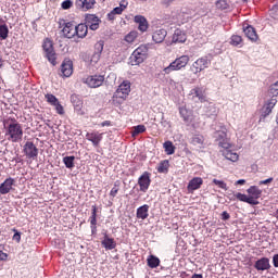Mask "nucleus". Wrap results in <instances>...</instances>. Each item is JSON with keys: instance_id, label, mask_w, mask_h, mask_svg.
I'll return each instance as SVG.
<instances>
[{"instance_id": "obj_49", "label": "nucleus", "mask_w": 278, "mask_h": 278, "mask_svg": "<svg viewBox=\"0 0 278 278\" xmlns=\"http://www.w3.org/2000/svg\"><path fill=\"white\" fill-rule=\"evenodd\" d=\"M94 53L101 55L103 53V41H99L94 45Z\"/></svg>"}, {"instance_id": "obj_15", "label": "nucleus", "mask_w": 278, "mask_h": 278, "mask_svg": "<svg viewBox=\"0 0 278 278\" xmlns=\"http://www.w3.org/2000/svg\"><path fill=\"white\" fill-rule=\"evenodd\" d=\"M101 20L94 14H88L85 18V25L91 29V31H97L99 29V24Z\"/></svg>"}, {"instance_id": "obj_48", "label": "nucleus", "mask_w": 278, "mask_h": 278, "mask_svg": "<svg viewBox=\"0 0 278 278\" xmlns=\"http://www.w3.org/2000/svg\"><path fill=\"white\" fill-rule=\"evenodd\" d=\"M213 184L222 188L223 190H228L227 182H225V180L213 179Z\"/></svg>"}, {"instance_id": "obj_24", "label": "nucleus", "mask_w": 278, "mask_h": 278, "mask_svg": "<svg viewBox=\"0 0 278 278\" xmlns=\"http://www.w3.org/2000/svg\"><path fill=\"white\" fill-rule=\"evenodd\" d=\"M223 156L226 157L228 161L236 163L239 159V154L237 152H232L230 148H225L222 150Z\"/></svg>"}, {"instance_id": "obj_6", "label": "nucleus", "mask_w": 278, "mask_h": 278, "mask_svg": "<svg viewBox=\"0 0 278 278\" xmlns=\"http://www.w3.org/2000/svg\"><path fill=\"white\" fill-rule=\"evenodd\" d=\"M42 47L47 60L50 62V64H52V66H55V64H58V54H55V50H53V42H51V40H46Z\"/></svg>"}, {"instance_id": "obj_23", "label": "nucleus", "mask_w": 278, "mask_h": 278, "mask_svg": "<svg viewBox=\"0 0 278 278\" xmlns=\"http://www.w3.org/2000/svg\"><path fill=\"white\" fill-rule=\"evenodd\" d=\"M135 23L139 24V31H147L149 29V22H147V17L142 15L135 16Z\"/></svg>"}, {"instance_id": "obj_12", "label": "nucleus", "mask_w": 278, "mask_h": 278, "mask_svg": "<svg viewBox=\"0 0 278 278\" xmlns=\"http://www.w3.org/2000/svg\"><path fill=\"white\" fill-rule=\"evenodd\" d=\"M214 137L217 140L219 147L223 148V150H225V148H231V144L228 141L227 132H226L225 128H222V129L215 131Z\"/></svg>"}, {"instance_id": "obj_58", "label": "nucleus", "mask_w": 278, "mask_h": 278, "mask_svg": "<svg viewBox=\"0 0 278 278\" xmlns=\"http://www.w3.org/2000/svg\"><path fill=\"white\" fill-rule=\"evenodd\" d=\"M8 261V253L0 251V262Z\"/></svg>"}, {"instance_id": "obj_46", "label": "nucleus", "mask_w": 278, "mask_h": 278, "mask_svg": "<svg viewBox=\"0 0 278 278\" xmlns=\"http://www.w3.org/2000/svg\"><path fill=\"white\" fill-rule=\"evenodd\" d=\"M236 198L239 199V201H243V203L250 204V202H252L251 199H249V195H247V193L238 192L236 193Z\"/></svg>"}, {"instance_id": "obj_9", "label": "nucleus", "mask_w": 278, "mask_h": 278, "mask_svg": "<svg viewBox=\"0 0 278 278\" xmlns=\"http://www.w3.org/2000/svg\"><path fill=\"white\" fill-rule=\"evenodd\" d=\"M203 104L204 105L202 108V111L204 115L207 116L208 118H213V119L217 118V114L219 112L217 105H215L214 102H208L207 98Z\"/></svg>"}, {"instance_id": "obj_56", "label": "nucleus", "mask_w": 278, "mask_h": 278, "mask_svg": "<svg viewBox=\"0 0 278 278\" xmlns=\"http://www.w3.org/2000/svg\"><path fill=\"white\" fill-rule=\"evenodd\" d=\"M230 218V214L227 211L222 212V219L227 222Z\"/></svg>"}, {"instance_id": "obj_3", "label": "nucleus", "mask_w": 278, "mask_h": 278, "mask_svg": "<svg viewBox=\"0 0 278 278\" xmlns=\"http://www.w3.org/2000/svg\"><path fill=\"white\" fill-rule=\"evenodd\" d=\"M179 113L186 124L190 125L193 129L200 128V122L194 118L192 110H188V108L182 105L179 108Z\"/></svg>"}, {"instance_id": "obj_54", "label": "nucleus", "mask_w": 278, "mask_h": 278, "mask_svg": "<svg viewBox=\"0 0 278 278\" xmlns=\"http://www.w3.org/2000/svg\"><path fill=\"white\" fill-rule=\"evenodd\" d=\"M99 60H101V54H98L94 52L93 55L91 56V64H97Z\"/></svg>"}, {"instance_id": "obj_45", "label": "nucleus", "mask_w": 278, "mask_h": 278, "mask_svg": "<svg viewBox=\"0 0 278 278\" xmlns=\"http://www.w3.org/2000/svg\"><path fill=\"white\" fill-rule=\"evenodd\" d=\"M215 7L218 10H227V9H229V3L227 0H218V1H216Z\"/></svg>"}, {"instance_id": "obj_36", "label": "nucleus", "mask_w": 278, "mask_h": 278, "mask_svg": "<svg viewBox=\"0 0 278 278\" xmlns=\"http://www.w3.org/2000/svg\"><path fill=\"white\" fill-rule=\"evenodd\" d=\"M127 5H128L127 0H122L119 2V7L114 8L112 11L114 12L115 15L123 14V12H125V10H127Z\"/></svg>"}, {"instance_id": "obj_25", "label": "nucleus", "mask_w": 278, "mask_h": 278, "mask_svg": "<svg viewBox=\"0 0 278 278\" xmlns=\"http://www.w3.org/2000/svg\"><path fill=\"white\" fill-rule=\"evenodd\" d=\"M75 36L77 38H86L88 36V26L86 24L76 25Z\"/></svg>"}, {"instance_id": "obj_64", "label": "nucleus", "mask_w": 278, "mask_h": 278, "mask_svg": "<svg viewBox=\"0 0 278 278\" xmlns=\"http://www.w3.org/2000/svg\"><path fill=\"white\" fill-rule=\"evenodd\" d=\"M191 278H203V275L194 273V275H192Z\"/></svg>"}, {"instance_id": "obj_59", "label": "nucleus", "mask_w": 278, "mask_h": 278, "mask_svg": "<svg viewBox=\"0 0 278 278\" xmlns=\"http://www.w3.org/2000/svg\"><path fill=\"white\" fill-rule=\"evenodd\" d=\"M116 194H118V187L115 186L111 189L110 195L116 197Z\"/></svg>"}, {"instance_id": "obj_42", "label": "nucleus", "mask_w": 278, "mask_h": 278, "mask_svg": "<svg viewBox=\"0 0 278 278\" xmlns=\"http://www.w3.org/2000/svg\"><path fill=\"white\" fill-rule=\"evenodd\" d=\"M97 2L94 0H80V5L83 8V10H92V8H94V4Z\"/></svg>"}, {"instance_id": "obj_61", "label": "nucleus", "mask_w": 278, "mask_h": 278, "mask_svg": "<svg viewBox=\"0 0 278 278\" xmlns=\"http://www.w3.org/2000/svg\"><path fill=\"white\" fill-rule=\"evenodd\" d=\"M273 263H274V267H278V253L274 254Z\"/></svg>"}, {"instance_id": "obj_53", "label": "nucleus", "mask_w": 278, "mask_h": 278, "mask_svg": "<svg viewBox=\"0 0 278 278\" xmlns=\"http://www.w3.org/2000/svg\"><path fill=\"white\" fill-rule=\"evenodd\" d=\"M172 71H175V62H172L169 66L164 68V73L168 75V73H172Z\"/></svg>"}, {"instance_id": "obj_43", "label": "nucleus", "mask_w": 278, "mask_h": 278, "mask_svg": "<svg viewBox=\"0 0 278 278\" xmlns=\"http://www.w3.org/2000/svg\"><path fill=\"white\" fill-rule=\"evenodd\" d=\"M63 163L66 168H75V156H65L63 157Z\"/></svg>"}, {"instance_id": "obj_4", "label": "nucleus", "mask_w": 278, "mask_h": 278, "mask_svg": "<svg viewBox=\"0 0 278 278\" xmlns=\"http://www.w3.org/2000/svg\"><path fill=\"white\" fill-rule=\"evenodd\" d=\"M188 99L195 103H203L206 102L207 94L204 87H193L188 94Z\"/></svg>"}, {"instance_id": "obj_52", "label": "nucleus", "mask_w": 278, "mask_h": 278, "mask_svg": "<svg viewBox=\"0 0 278 278\" xmlns=\"http://www.w3.org/2000/svg\"><path fill=\"white\" fill-rule=\"evenodd\" d=\"M59 114H64V106L60 103V101L53 105Z\"/></svg>"}, {"instance_id": "obj_29", "label": "nucleus", "mask_w": 278, "mask_h": 278, "mask_svg": "<svg viewBox=\"0 0 278 278\" xmlns=\"http://www.w3.org/2000/svg\"><path fill=\"white\" fill-rule=\"evenodd\" d=\"M102 245L108 251H112L113 249H116V241H114V239H112V238L108 237V235H105L104 239L102 241Z\"/></svg>"}, {"instance_id": "obj_1", "label": "nucleus", "mask_w": 278, "mask_h": 278, "mask_svg": "<svg viewBox=\"0 0 278 278\" xmlns=\"http://www.w3.org/2000/svg\"><path fill=\"white\" fill-rule=\"evenodd\" d=\"M5 138L9 142L23 141V125L16 118H9L3 122Z\"/></svg>"}, {"instance_id": "obj_57", "label": "nucleus", "mask_w": 278, "mask_h": 278, "mask_svg": "<svg viewBox=\"0 0 278 278\" xmlns=\"http://www.w3.org/2000/svg\"><path fill=\"white\" fill-rule=\"evenodd\" d=\"M274 181V177H268V179L260 180L258 185H268L269 182Z\"/></svg>"}, {"instance_id": "obj_63", "label": "nucleus", "mask_w": 278, "mask_h": 278, "mask_svg": "<svg viewBox=\"0 0 278 278\" xmlns=\"http://www.w3.org/2000/svg\"><path fill=\"white\" fill-rule=\"evenodd\" d=\"M110 125H112V122L110 121H104L101 123V127H110Z\"/></svg>"}, {"instance_id": "obj_47", "label": "nucleus", "mask_w": 278, "mask_h": 278, "mask_svg": "<svg viewBox=\"0 0 278 278\" xmlns=\"http://www.w3.org/2000/svg\"><path fill=\"white\" fill-rule=\"evenodd\" d=\"M46 101H47L50 105H54V104H56L60 100H58L56 97L53 96L52 93H48V94H46Z\"/></svg>"}, {"instance_id": "obj_39", "label": "nucleus", "mask_w": 278, "mask_h": 278, "mask_svg": "<svg viewBox=\"0 0 278 278\" xmlns=\"http://www.w3.org/2000/svg\"><path fill=\"white\" fill-rule=\"evenodd\" d=\"M163 148L166 155H173V153H175V146H173V141H165L163 143Z\"/></svg>"}, {"instance_id": "obj_30", "label": "nucleus", "mask_w": 278, "mask_h": 278, "mask_svg": "<svg viewBox=\"0 0 278 278\" xmlns=\"http://www.w3.org/2000/svg\"><path fill=\"white\" fill-rule=\"evenodd\" d=\"M175 36H176V43H185L187 41V33L185 30H181V28H176L175 31Z\"/></svg>"}, {"instance_id": "obj_55", "label": "nucleus", "mask_w": 278, "mask_h": 278, "mask_svg": "<svg viewBox=\"0 0 278 278\" xmlns=\"http://www.w3.org/2000/svg\"><path fill=\"white\" fill-rule=\"evenodd\" d=\"M13 231H15L13 240H15V242H21V232H17L16 229H13Z\"/></svg>"}, {"instance_id": "obj_50", "label": "nucleus", "mask_w": 278, "mask_h": 278, "mask_svg": "<svg viewBox=\"0 0 278 278\" xmlns=\"http://www.w3.org/2000/svg\"><path fill=\"white\" fill-rule=\"evenodd\" d=\"M269 92H270V94H273L274 97H277V96H278V80H277L275 84H273V85L270 86Z\"/></svg>"}, {"instance_id": "obj_26", "label": "nucleus", "mask_w": 278, "mask_h": 278, "mask_svg": "<svg viewBox=\"0 0 278 278\" xmlns=\"http://www.w3.org/2000/svg\"><path fill=\"white\" fill-rule=\"evenodd\" d=\"M189 60H190V58L188 55H182V56L176 58V60H175V64H176L175 70L179 71V70H182L184 67H186Z\"/></svg>"}, {"instance_id": "obj_40", "label": "nucleus", "mask_w": 278, "mask_h": 278, "mask_svg": "<svg viewBox=\"0 0 278 278\" xmlns=\"http://www.w3.org/2000/svg\"><path fill=\"white\" fill-rule=\"evenodd\" d=\"M147 131V127L144 125H138L132 128L131 136L136 138V136H140V134H144Z\"/></svg>"}, {"instance_id": "obj_10", "label": "nucleus", "mask_w": 278, "mask_h": 278, "mask_svg": "<svg viewBox=\"0 0 278 278\" xmlns=\"http://www.w3.org/2000/svg\"><path fill=\"white\" fill-rule=\"evenodd\" d=\"M247 192L249 194V199L251 200V202H249V205H260L258 199L263 194V190H261L260 187L253 186L248 188Z\"/></svg>"}, {"instance_id": "obj_28", "label": "nucleus", "mask_w": 278, "mask_h": 278, "mask_svg": "<svg viewBox=\"0 0 278 278\" xmlns=\"http://www.w3.org/2000/svg\"><path fill=\"white\" fill-rule=\"evenodd\" d=\"M137 218L141 220H146V218H149V205L144 204L137 208Z\"/></svg>"}, {"instance_id": "obj_21", "label": "nucleus", "mask_w": 278, "mask_h": 278, "mask_svg": "<svg viewBox=\"0 0 278 278\" xmlns=\"http://www.w3.org/2000/svg\"><path fill=\"white\" fill-rule=\"evenodd\" d=\"M271 267L270 265V260L263 257V258H258L256 260V262L254 263V268L256 270H269Z\"/></svg>"}, {"instance_id": "obj_32", "label": "nucleus", "mask_w": 278, "mask_h": 278, "mask_svg": "<svg viewBox=\"0 0 278 278\" xmlns=\"http://www.w3.org/2000/svg\"><path fill=\"white\" fill-rule=\"evenodd\" d=\"M178 23L188 22L190 14L187 9L180 10L179 14L176 15Z\"/></svg>"}, {"instance_id": "obj_60", "label": "nucleus", "mask_w": 278, "mask_h": 278, "mask_svg": "<svg viewBox=\"0 0 278 278\" xmlns=\"http://www.w3.org/2000/svg\"><path fill=\"white\" fill-rule=\"evenodd\" d=\"M108 18H109V21H115L116 14H115L113 11H111V12L108 14Z\"/></svg>"}, {"instance_id": "obj_31", "label": "nucleus", "mask_w": 278, "mask_h": 278, "mask_svg": "<svg viewBox=\"0 0 278 278\" xmlns=\"http://www.w3.org/2000/svg\"><path fill=\"white\" fill-rule=\"evenodd\" d=\"M277 104V100L276 98H271V100H269L263 108V114L264 116L269 115V113H271V111L274 110L275 105Z\"/></svg>"}, {"instance_id": "obj_11", "label": "nucleus", "mask_w": 278, "mask_h": 278, "mask_svg": "<svg viewBox=\"0 0 278 278\" xmlns=\"http://www.w3.org/2000/svg\"><path fill=\"white\" fill-rule=\"evenodd\" d=\"M104 81H105L104 75H91L85 79V84H87L89 88H101Z\"/></svg>"}, {"instance_id": "obj_27", "label": "nucleus", "mask_w": 278, "mask_h": 278, "mask_svg": "<svg viewBox=\"0 0 278 278\" xmlns=\"http://www.w3.org/2000/svg\"><path fill=\"white\" fill-rule=\"evenodd\" d=\"M166 29L162 28V29H157L156 31H154V34L152 35V39L154 40V42L160 43V42H164V39L166 38Z\"/></svg>"}, {"instance_id": "obj_8", "label": "nucleus", "mask_w": 278, "mask_h": 278, "mask_svg": "<svg viewBox=\"0 0 278 278\" xmlns=\"http://www.w3.org/2000/svg\"><path fill=\"white\" fill-rule=\"evenodd\" d=\"M210 60L206 56L199 58L195 60V62L191 65V72L194 75H198V73H201V71L207 70L210 67Z\"/></svg>"}, {"instance_id": "obj_62", "label": "nucleus", "mask_w": 278, "mask_h": 278, "mask_svg": "<svg viewBox=\"0 0 278 278\" xmlns=\"http://www.w3.org/2000/svg\"><path fill=\"white\" fill-rule=\"evenodd\" d=\"M173 1L175 0H163L162 3L165 5V8H168V5H172Z\"/></svg>"}, {"instance_id": "obj_34", "label": "nucleus", "mask_w": 278, "mask_h": 278, "mask_svg": "<svg viewBox=\"0 0 278 278\" xmlns=\"http://www.w3.org/2000/svg\"><path fill=\"white\" fill-rule=\"evenodd\" d=\"M89 220H90L91 229L92 231H94V229H97V205H92V212Z\"/></svg>"}, {"instance_id": "obj_33", "label": "nucleus", "mask_w": 278, "mask_h": 278, "mask_svg": "<svg viewBox=\"0 0 278 278\" xmlns=\"http://www.w3.org/2000/svg\"><path fill=\"white\" fill-rule=\"evenodd\" d=\"M242 45H243L242 36H239L238 34H233L230 38V46L242 47Z\"/></svg>"}, {"instance_id": "obj_16", "label": "nucleus", "mask_w": 278, "mask_h": 278, "mask_svg": "<svg viewBox=\"0 0 278 278\" xmlns=\"http://www.w3.org/2000/svg\"><path fill=\"white\" fill-rule=\"evenodd\" d=\"M71 102L74 105L75 112H77V114H79L80 116H84V114H86V112H84L83 108H84V101L81 100V98L78 94H72L71 96Z\"/></svg>"}, {"instance_id": "obj_22", "label": "nucleus", "mask_w": 278, "mask_h": 278, "mask_svg": "<svg viewBox=\"0 0 278 278\" xmlns=\"http://www.w3.org/2000/svg\"><path fill=\"white\" fill-rule=\"evenodd\" d=\"M16 181L13 178H7L1 185H0V194H8L12 190V187L14 186Z\"/></svg>"}, {"instance_id": "obj_38", "label": "nucleus", "mask_w": 278, "mask_h": 278, "mask_svg": "<svg viewBox=\"0 0 278 278\" xmlns=\"http://www.w3.org/2000/svg\"><path fill=\"white\" fill-rule=\"evenodd\" d=\"M204 140L205 139L203 135L198 134L193 135L191 142L192 144H194V147H203Z\"/></svg>"}, {"instance_id": "obj_14", "label": "nucleus", "mask_w": 278, "mask_h": 278, "mask_svg": "<svg viewBox=\"0 0 278 278\" xmlns=\"http://www.w3.org/2000/svg\"><path fill=\"white\" fill-rule=\"evenodd\" d=\"M138 186L141 192H147L151 186V173L144 172L138 179Z\"/></svg>"}, {"instance_id": "obj_51", "label": "nucleus", "mask_w": 278, "mask_h": 278, "mask_svg": "<svg viewBox=\"0 0 278 278\" xmlns=\"http://www.w3.org/2000/svg\"><path fill=\"white\" fill-rule=\"evenodd\" d=\"M73 8V1L71 0H65L62 2V9L63 10H71Z\"/></svg>"}, {"instance_id": "obj_20", "label": "nucleus", "mask_w": 278, "mask_h": 278, "mask_svg": "<svg viewBox=\"0 0 278 278\" xmlns=\"http://www.w3.org/2000/svg\"><path fill=\"white\" fill-rule=\"evenodd\" d=\"M243 33L245 34L247 38L251 41H257L258 36L256 33V28L252 25H243Z\"/></svg>"}, {"instance_id": "obj_18", "label": "nucleus", "mask_w": 278, "mask_h": 278, "mask_svg": "<svg viewBox=\"0 0 278 278\" xmlns=\"http://www.w3.org/2000/svg\"><path fill=\"white\" fill-rule=\"evenodd\" d=\"M86 138L89 142H92L93 147H99L101 140H103V134L99 131L87 132Z\"/></svg>"}, {"instance_id": "obj_2", "label": "nucleus", "mask_w": 278, "mask_h": 278, "mask_svg": "<svg viewBox=\"0 0 278 278\" xmlns=\"http://www.w3.org/2000/svg\"><path fill=\"white\" fill-rule=\"evenodd\" d=\"M149 49H151V45H140L130 55V64L131 66H139L142 64L147 58H149Z\"/></svg>"}, {"instance_id": "obj_13", "label": "nucleus", "mask_w": 278, "mask_h": 278, "mask_svg": "<svg viewBox=\"0 0 278 278\" xmlns=\"http://www.w3.org/2000/svg\"><path fill=\"white\" fill-rule=\"evenodd\" d=\"M24 153L29 160H36V157H38V148L34 142L27 141L24 144Z\"/></svg>"}, {"instance_id": "obj_35", "label": "nucleus", "mask_w": 278, "mask_h": 278, "mask_svg": "<svg viewBox=\"0 0 278 278\" xmlns=\"http://www.w3.org/2000/svg\"><path fill=\"white\" fill-rule=\"evenodd\" d=\"M149 268H157L160 266V258L154 255H150L147 260Z\"/></svg>"}, {"instance_id": "obj_19", "label": "nucleus", "mask_w": 278, "mask_h": 278, "mask_svg": "<svg viewBox=\"0 0 278 278\" xmlns=\"http://www.w3.org/2000/svg\"><path fill=\"white\" fill-rule=\"evenodd\" d=\"M203 185L202 177H193V179L189 180L187 190L189 193H193L194 190H199Z\"/></svg>"}, {"instance_id": "obj_17", "label": "nucleus", "mask_w": 278, "mask_h": 278, "mask_svg": "<svg viewBox=\"0 0 278 278\" xmlns=\"http://www.w3.org/2000/svg\"><path fill=\"white\" fill-rule=\"evenodd\" d=\"M61 73L63 77H71L73 75V61L65 59L61 65Z\"/></svg>"}, {"instance_id": "obj_44", "label": "nucleus", "mask_w": 278, "mask_h": 278, "mask_svg": "<svg viewBox=\"0 0 278 278\" xmlns=\"http://www.w3.org/2000/svg\"><path fill=\"white\" fill-rule=\"evenodd\" d=\"M8 34H10V29L8 28V25L2 24L0 25V38L1 40L8 39Z\"/></svg>"}, {"instance_id": "obj_41", "label": "nucleus", "mask_w": 278, "mask_h": 278, "mask_svg": "<svg viewBox=\"0 0 278 278\" xmlns=\"http://www.w3.org/2000/svg\"><path fill=\"white\" fill-rule=\"evenodd\" d=\"M136 38H138V31L132 30L125 36L124 40L125 42H128V45H131V42H134Z\"/></svg>"}, {"instance_id": "obj_7", "label": "nucleus", "mask_w": 278, "mask_h": 278, "mask_svg": "<svg viewBox=\"0 0 278 278\" xmlns=\"http://www.w3.org/2000/svg\"><path fill=\"white\" fill-rule=\"evenodd\" d=\"M129 92H131V83L124 80L115 91L114 98L123 99V101H125L127 97H129Z\"/></svg>"}, {"instance_id": "obj_5", "label": "nucleus", "mask_w": 278, "mask_h": 278, "mask_svg": "<svg viewBox=\"0 0 278 278\" xmlns=\"http://www.w3.org/2000/svg\"><path fill=\"white\" fill-rule=\"evenodd\" d=\"M59 27L62 29L63 38H75L76 24H74V22L60 20Z\"/></svg>"}, {"instance_id": "obj_37", "label": "nucleus", "mask_w": 278, "mask_h": 278, "mask_svg": "<svg viewBox=\"0 0 278 278\" xmlns=\"http://www.w3.org/2000/svg\"><path fill=\"white\" fill-rule=\"evenodd\" d=\"M169 167L170 164L168 163V160L161 161L157 165V173H168Z\"/></svg>"}]
</instances>
